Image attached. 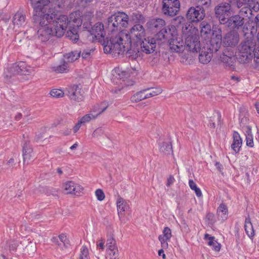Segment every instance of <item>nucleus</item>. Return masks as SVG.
Masks as SVG:
<instances>
[{"label": "nucleus", "mask_w": 259, "mask_h": 259, "mask_svg": "<svg viewBox=\"0 0 259 259\" xmlns=\"http://www.w3.org/2000/svg\"><path fill=\"white\" fill-rule=\"evenodd\" d=\"M69 19V21L68 20V25L69 24L73 27L78 28L82 24L83 19L80 11L72 13L70 15Z\"/></svg>", "instance_id": "nucleus-17"}, {"label": "nucleus", "mask_w": 259, "mask_h": 259, "mask_svg": "<svg viewBox=\"0 0 259 259\" xmlns=\"http://www.w3.org/2000/svg\"><path fill=\"white\" fill-rule=\"evenodd\" d=\"M97 246L101 249L102 250L104 249V242H101L97 244Z\"/></svg>", "instance_id": "nucleus-63"}, {"label": "nucleus", "mask_w": 259, "mask_h": 259, "mask_svg": "<svg viewBox=\"0 0 259 259\" xmlns=\"http://www.w3.org/2000/svg\"><path fill=\"white\" fill-rule=\"evenodd\" d=\"M108 28L111 32V36L118 33L116 31L120 30L123 28L127 27L129 25V17L124 12H117L109 17L107 20Z\"/></svg>", "instance_id": "nucleus-4"}, {"label": "nucleus", "mask_w": 259, "mask_h": 259, "mask_svg": "<svg viewBox=\"0 0 259 259\" xmlns=\"http://www.w3.org/2000/svg\"><path fill=\"white\" fill-rule=\"evenodd\" d=\"M177 33V30L175 26H168L159 31L157 34V38L160 40L164 39L169 41L171 38L175 37Z\"/></svg>", "instance_id": "nucleus-10"}, {"label": "nucleus", "mask_w": 259, "mask_h": 259, "mask_svg": "<svg viewBox=\"0 0 259 259\" xmlns=\"http://www.w3.org/2000/svg\"><path fill=\"white\" fill-rule=\"evenodd\" d=\"M52 241L54 243H58L59 242H61L63 244V246L68 248L70 244L69 242V240L67 238V236L65 234H61L59 236V237H55L52 238Z\"/></svg>", "instance_id": "nucleus-35"}, {"label": "nucleus", "mask_w": 259, "mask_h": 259, "mask_svg": "<svg viewBox=\"0 0 259 259\" xmlns=\"http://www.w3.org/2000/svg\"><path fill=\"white\" fill-rule=\"evenodd\" d=\"M182 34L185 39V44L190 51L197 52L200 51L198 29L192 24L187 23L183 27Z\"/></svg>", "instance_id": "nucleus-3"}, {"label": "nucleus", "mask_w": 259, "mask_h": 259, "mask_svg": "<svg viewBox=\"0 0 259 259\" xmlns=\"http://www.w3.org/2000/svg\"><path fill=\"white\" fill-rule=\"evenodd\" d=\"M204 239L207 240V244L209 246L212 247V249L215 251H219L221 249V245L218 243L215 240V237L211 236L208 234H205L204 235Z\"/></svg>", "instance_id": "nucleus-26"}, {"label": "nucleus", "mask_w": 259, "mask_h": 259, "mask_svg": "<svg viewBox=\"0 0 259 259\" xmlns=\"http://www.w3.org/2000/svg\"><path fill=\"white\" fill-rule=\"evenodd\" d=\"M34 20L38 23L37 37L42 42H46L51 36H63L68 27V17L66 15H59L52 9L48 12L45 9L35 8Z\"/></svg>", "instance_id": "nucleus-2"}, {"label": "nucleus", "mask_w": 259, "mask_h": 259, "mask_svg": "<svg viewBox=\"0 0 259 259\" xmlns=\"http://www.w3.org/2000/svg\"><path fill=\"white\" fill-rule=\"evenodd\" d=\"M233 141L231 145V148L236 153H238L242 146V139L239 134L236 132L233 133Z\"/></svg>", "instance_id": "nucleus-25"}, {"label": "nucleus", "mask_w": 259, "mask_h": 259, "mask_svg": "<svg viewBox=\"0 0 259 259\" xmlns=\"http://www.w3.org/2000/svg\"><path fill=\"white\" fill-rule=\"evenodd\" d=\"M180 7L179 0H163L162 11L165 15L174 16L179 12Z\"/></svg>", "instance_id": "nucleus-6"}, {"label": "nucleus", "mask_w": 259, "mask_h": 259, "mask_svg": "<svg viewBox=\"0 0 259 259\" xmlns=\"http://www.w3.org/2000/svg\"><path fill=\"white\" fill-rule=\"evenodd\" d=\"M213 52L214 51L208 48V46L206 48L204 47L199 55V62L203 64L208 63L211 59Z\"/></svg>", "instance_id": "nucleus-18"}, {"label": "nucleus", "mask_w": 259, "mask_h": 259, "mask_svg": "<svg viewBox=\"0 0 259 259\" xmlns=\"http://www.w3.org/2000/svg\"><path fill=\"white\" fill-rule=\"evenodd\" d=\"M175 182V179L173 176H170L167 179L166 185L167 186H169L171 184H172Z\"/></svg>", "instance_id": "nucleus-58"}, {"label": "nucleus", "mask_w": 259, "mask_h": 259, "mask_svg": "<svg viewBox=\"0 0 259 259\" xmlns=\"http://www.w3.org/2000/svg\"><path fill=\"white\" fill-rule=\"evenodd\" d=\"M81 124H82V123L80 122V120H79L73 127V131L74 133H76L79 130Z\"/></svg>", "instance_id": "nucleus-59"}, {"label": "nucleus", "mask_w": 259, "mask_h": 259, "mask_svg": "<svg viewBox=\"0 0 259 259\" xmlns=\"http://www.w3.org/2000/svg\"><path fill=\"white\" fill-rule=\"evenodd\" d=\"M184 17H182V16H178L176 17V18L175 19V20L176 21H178V23H182V22L184 21Z\"/></svg>", "instance_id": "nucleus-61"}, {"label": "nucleus", "mask_w": 259, "mask_h": 259, "mask_svg": "<svg viewBox=\"0 0 259 259\" xmlns=\"http://www.w3.org/2000/svg\"><path fill=\"white\" fill-rule=\"evenodd\" d=\"M107 251L111 259H116L118 256V250L116 246H109Z\"/></svg>", "instance_id": "nucleus-43"}, {"label": "nucleus", "mask_w": 259, "mask_h": 259, "mask_svg": "<svg viewBox=\"0 0 259 259\" xmlns=\"http://www.w3.org/2000/svg\"><path fill=\"white\" fill-rule=\"evenodd\" d=\"M91 33L97 38H104L105 32L103 24L100 22L96 23L92 27Z\"/></svg>", "instance_id": "nucleus-23"}, {"label": "nucleus", "mask_w": 259, "mask_h": 259, "mask_svg": "<svg viewBox=\"0 0 259 259\" xmlns=\"http://www.w3.org/2000/svg\"><path fill=\"white\" fill-rule=\"evenodd\" d=\"M108 107V103L107 102H103L100 105H97L92 109V112H94L98 117L99 115L104 112Z\"/></svg>", "instance_id": "nucleus-30"}, {"label": "nucleus", "mask_w": 259, "mask_h": 259, "mask_svg": "<svg viewBox=\"0 0 259 259\" xmlns=\"http://www.w3.org/2000/svg\"><path fill=\"white\" fill-rule=\"evenodd\" d=\"M33 68L28 66L25 62H19L10 68V71L13 74L28 75L33 71Z\"/></svg>", "instance_id": "nucleus-9"}, {"label": "nucleus", "mask_w": 259, "mask_h": 259, "mask_svg": "<svg viewBox=\"0 0 259 259\" xmlns=\"http://www.w3.org/2000/svg\"><path fill=\"white\" fill-rule=\"evenodd\" d=\"M249 7V11L257 12L259 10V0H244Z\"/></svg>", "instance_id": "nucleus-37"}, {"label": "nucleus", "mask_w": 259, "mask_h": 259, "mask_svg": "<svg viewBox=\"0 0 259 259\" xmlns=\"http://www.w3.org/2000/svg\"><path fill=\"white\" fill-rule=\"evenodd\" d=\"M50 94L51 96L56 98L62 97L64 95L63 92L60 89H53Z\"/></svg>", "instance_id": "nucleus-48"}, {"label": "nucleus", "mask_w": 259, "mask_h": 259, "mask_svg": "<svg viewBox=\"0 0 259 259\" xmlns=\"http://www.w3.org/2000/svg\"><path fill=\"white\" fill-rule=\"evenodd\" d=\"M165 25V21L162 19H156L152 22L153 27L157 29H160Z\"/></svg>", "instance_id": "nucleus-46"}, {"label": "nucleus", "mask_w": 259, "mask_h": 259, "mask_svg": "<svg viewBox=\"0 0 259 259\" xmlns=\"http://www.w3.org/2000/svg\"><path fill=\"white\" fill-rule=\"evenodd\" d=\"M104 134V130L102 128H98L95 130L92 136L96 138H99L100 137Z\"/></svg>", "instance_id": "nucleus-51"}, {"label": "nucleus", "mask_w": 259, "mask_h": 259, "mask_svg": "<svg viewBox=\"0 0 259 259\" xmlns=\"http://www.w3.org/2000/svg\"><path fill=\"white\" fill-rule=\"evenodd\" d=\"M158 255L159 256H162L163 259H165L166 258L165 254L164 253V251H163V250L162 249H160L158 251Z\"/></svg>", "instance_id": "nucleus-60"}, {"label": "nucleus", "mask_w": 259, "mask_h": 259, "mask_svg": "<svg viewBox=\"0 0 259 259\" xmlns=\"http://www.w3.org/2000/svg\"><path fill=\"white\" fill-rule=\"evenodd\" d=\"M255 49V42L252 38H247L242 41L239 47V60L242 63H247L252 57Z\"/></svg>", "instance_id": "nucleus-5"}, {"label": "nucleus", "mask_w": 259, "mask_h": 259, "mask_svg": "<svg viewBox=\"0 0 259 259\" xmlns=\"http://www.w3.org/2000/svg\"><path fill=\"white\" fill-rule=\"evenodd\" d=\"M97 199L99 201H102L105 198V194L101 189H97L95 192Z\"/></svg>", "instance_id": "nucleus-52"}, {"label": "nucleus", "mask_w": 259, "mask_h": 259, "mask_svg": "<svg viewBox=\"0 0 259 259\" xmlns=\"http://www.w3.org/2000/svg\"><path fill=\"white\" fill-rule=\"evenodd\" d=\"M133 16H134L136 21L139 23H143L145 21L144 17L140 13H135L133 14Z\"/></svg>", "instance_id": "nucleus-53"}, {"label": "nucleus", "mask_w": 259, "mask_h": 259, "mask_svg": "<svg viewBox=\"0 0 259 259\" xmlns=\"http://www.w3.org/2000/svg\"><path fill=\"white\" fill-rule=\"evenodd\" d=\"M97 116L96 115L94 112H92V109L91 110L89 114H87L82 117L80 119V122L82 124L90 122L91 120L96 119Z\"/></svg>", "instance_id": "nucleus-40"}, {"label": "nucleus", "mask_w": 259, "mask_h": 259, "mask_svg": "<svg viewBox=\"0 0 259 259\" xmlns=\"http://www.w3.org/2000/svg\"><path fill=\"white\" fill-rule=\"evenodd\" d=\"M169 48L170 49L175 52H180L184 50V46L183 45H181L180 43L179 44V46L176 45V44H169Z\"/></svg>", "instance_id": "nucleus-47"}, {"label": "nucleus", "mask_w": 259, "mask_h": 259, "mask_svg": "<svg viewBox=\"0 0 259 259\" xmlns=\"http://www.w3.org/2000/svg\"><path fill=\"white\" fill-rule=\"evenodd\" d=\"M80 252L79 259H90L89 250L86 246H82Z\"/></svg>", "instance_id": "nucleus-45"}, {"label": "nucleus", "mask_w": 259, "mask_h": 259, "mask_svg": "<svg viewBox=\"0 0 259 259\" xmlns=\"http://www.w3.org/2000/svg\"><path fill=\"white\" fill-rule=\"evenodd\" d=\"M244 1H245L244 0ZM244 2V5H247L246 3H245V2ZM231 3L233 4H235L238 8H241L244 5V3L240 0H231Z\"/></svg>", "instance_id": "nucleus-55"}, {"label": "nucleus", "mask_w": 259, "mask_h": 259, "mask_svg": "<svg viewBox=\"0 0 259 259\" xmlns=\"http://www.w3.org/2000/svg\"><path fill=\"white\" fill-rule=\"evenodd\" d=\"M68 96L70 99L79 102L83 98L82 91L79 85H73L69 88Z\"/></svg>", "instance_id": "nucleus-16"}, {"label": "nucleus", "mask_w": 259, "mask_h": 259, "mask_svg": "<svg viewBox=\"0 0 259 259\" xmlns=\"http://www.w3.org/2000/svg\"><path fill=\"white\" fill-rule=\"evenodd\" d=\"M56 245L58 246V247L62 250H64L65 248H66L63 246V244L62 242H59L58 243H55Z\"/></svg>", "instance_id": "nucleus-62"}, {"label": "nucleus", "mask_w": 259, "mask_h": 259, "mask_svg": "<svg viewBox=\"0 0 259 259\" xmlns=\"http://www.w3.org/2000/svg\"><path fill=\"white\" fill-rule=\"evenodd\" d=\"M25 15L20 11L17 12L13 18V24L14 28H19L25 24Z\"/></svg>", "instance_id": "nucleus-21"}, {"label": "nucleus", "mask_w": 259, "mask_h": 259, "mask_svg": "<svg viewBox=\"0 0 259 259\" xmlns=\"http://www.w3.org/2000/svg\"><path fill=\"white\" fill-rule=\"evenodd\" d=\"M217 17L221 24H225L227 17L231 15V5L227 3H222L215 8Z\"/></svg>", "instance_id": "nucleus-8"}, {"label": "nucleus", "mask_w": 259, "mask_h": 259, "mask_svg": "<svg viewBox=\"0 0 259 259\" xmlns=\"http://www.w3.org/2000/svg\"><path fill=\"white\" fill-rule=\"evenodd\" d=\"M159 149L161 152L165 155L172 153V146L170 141L163 142L159 145Z\"/></svg>", "instance_id": "nucleus-32"}, {"label": "nucleus", "mask_w": 259, "mask_h": 259, "mask_svg": "<svg viewBox=\"0 0 259 259\" xmlns=\"http://www.w3.org/2000/svg\"><path fill=\"white\" fill-rule=\"evenodd\" d=\"M116 205L119 217L124 211L127 210L130 208L127 202L120 196H118L117 199Z\"/></svg>", "instance_id": "nucleus-24"}, {"label": "nucleus", "mask_w": 259, "mask_h": 259, "mask_svg": "<svg viewBox=\"0 0 259 259\" xmlns=\"http://www.w3.org/2000/svg\"><path fill=\"white\" fill-rule=\"evenodd\" d=\"M78 28L69 27V30L67 32L66 35L72 41L76 42L79 38L77 29Z\"/></svg>", "instance_id": "nucleus-33"}, {"label": "nucleus", "mask_w": 259, "mask_h": 259, "mask_svg": "<svg viewBox=\"0 0 259 259\" xmlns=\"http://www.w3.org/2000/svg\"><path fill=\"white\" fill-rule=\"evenodd\" d=\"M145 36V30L140 24H136L132 27L128 33L121 31L109 38L103 39L102 45L105 53H112L114 57L126 52L129 56L136 58L138 56V49L132 48L138 46Z\"/></svg>", "instance_id": "nucleus-1"}, {"label": "nucleus", "mask_w": 259, "mask_h": 259, "mask_svg": "<svg viewBox=\"0 0 259 259\" xmlns=\"http://www.w3.org/2000/svg\"><path fill=\"white\" fill-rule=\"evenodd\" d=\"M253 52L254 61L258 63H259V46H257V48L254 49Z\"/></svg>", "instance_id": "nucleus-54"}, {"label": "nucleus", "mask_w": 259, "mask_h": 259, "mask_svg": "<svg viewBox=\"0 0 259 259\" xmlns=\"http://www.w3.org/2000/svg\"><path fill=\"white\" fill-rule=\"evenodd\" d=\"M205 221L208 225H212L215 222L214 215L210 212L207 213Z\"/></svg>", "instance_id": "nucleus-49"}, {"label": "nucleus", "mask_w": 259, "mask_h": 259, "mask_svg": "<svg viewBox=\"0 0 259 259\" xmlns=\"http://www.w3.org/2000/svg\"><path fill=\"white\" fill-rule=\"evenodd\" d=\"M221 32V29H219L218 31H215V32H213L212 37L209 40V45L207 44V46H208V48L214 52H217L219 50L222 41L223 42Z\"/></svg>", "instance_id": "nucleus-12"}, {"label": "nucleus", "mask_w": 259, "mask_h": 259, "mask_svg": "<svg viewBox=\"0 0 259 259\" xmlns=\"http://www.w3.org/2000/svg\"><path fill=\"white\" fill-rule=\"evenodd\" d=\"M256 26L259 28V14L255 17Z\"/></svg>", "instance_id": "nucleus-64"}, {"label": "nucleus", "mask_w": 259, "mask_h": 259, "mask_svg": "<svg viewBox=\"0 0 259 259\" xmlns=\"http://www.w3.org/2000/svg\"><path fill=\"white\" fill-rule=\"evenodd\" d=\"M200 27L201 28V37L204 40L209 38L211 32V26L210 24L207 22L204 21L200 23Z\"/></svg>", "instance_id": "nucleus-22"}, {"label": "nucleus", "mask_w": 259, "mask_h": 259, "mask_svg": "<svg viewBox=\"0 0 259 259\" xmlns=\"http://www.w3.org/2000/svg\"><path fill=\"white\" fill-rule=\"evenodd\" d=\"M222 213L221 217L223 220H226L228 216V208L224 203H221L217 209V213L220 215Z\"/></svg>", "instance_id": "nucleus-41"}, {"label": "nucleus", "mask_w": 259, "mask_h": 259, "mask_svg": "<svg viewBox=\"0 0 259 259\" xmlns=\"http://www.w3.org/2000/svg\"><path fill=\"white\" fill-rule=\"evenodd\" d=\"M246 145L250 147H253V136L251 133V129L250 127L247 128L245 131Z\"/></svg>", "instance_id": "nucleus-39"}, {"label": "nucleus", "mask_w": 259, "mask_h": 259, "mask_svg": "<svg viewBox=\"0 0 259 259\" xmlns=\"http://www.w3.org/2000/svg\"><path fill=\"white\" fill-rule=\"evenodd\" d=\"M146 99L160 94L162 90L160 88H150L144 89Z\"/></svg>", "instance_id": "nucleus-29"}, {"label": "nucleus", "mask_w": 259, "mask_h": 259, "mask_svg": "<svg viewBox=\"0 0 259 259\" xmlns=\"http://www.w3.org/2000/svg\"><path fill=\"white\" fill-rule=\"evenodd\" d=\"M189 185L190 188L195 191L197 197H201L202 196V193L200 189L197 187V185L192 180H190L189 181Z\"/></svg>", "instance_id": "nucleus-44"}, {"label": "nucleus", "mask_w": 259, "mask_h": 259, "mask_svg": "<svg viewBox=\"0 0 259 259\" xmlns=\"http://www.w3.org/2000/svg\"><path fill=\"white\" fill-rule=\"evenodd\" d=\"M107 245L108 247L109 246H116L115 241L113 239V237H110L107 240Z\"/></svg>", "instance_id": "nucleus-57"}, {"label": "nucleus", "mask_w": 259, "mask_h": 259, "mask_svg": "<svg viewBox=\"0 0 259 259\" xmlns=\"http://www.w3.org/2000/svg\"><path fill=\"white\" fill-rule=\"evenodd\" d=\"M80 51H73L65 54L64 55L63 59L66 62H68V65H69L70 63H72L78 59L80 56Z\"/></svg>", "instance_id": "nucleus-28"}, {"label": "nucleus", "mask_w": 259, "mask_h": 259, "mask_svg": "<svg viewBox=\"0 0 259 259\" xmlns=\"http://www.w3.org/2000/svg\"><path fill=\"white\" fill-rule=\"evenodd\" d=\"M192 2L198 8H208L211 4V0H192Z\"/></svg>", "instance_id": "nucleus-42"}, {"label": "nucleus", "mask_w": 259, "mask_h": 259, "mask_svg": "<svg viewBox=\"0 0 259 259\" xmlns=\"http://www.w3.org/2000/svg\"><path fill=\"white\" fill-rule=\"evenodd\" d=\"M51 0H31L32 5L33 8V14H35V8H38L40 9H45V11L48 12L50 9H52L55 13H57V11L55 8L52 7L47 8L45 6H47L50 3Z\"/></svg>", "instance_id": "nucleus-19"}, {"label": "nucleus", "mask_w": 259, "mask_h": 259, "mask_svg": "<svg viewBox=\"0 0 259 259\" xmlns=\"http://www.w3.org/2000/svg\"><path fill=\"white\" fill-rule=\"evenodd\" d=\"M146 99V96L144 90H143L133 95L131 98V100L132 102L137 103Z\"/></svg>", "instance_id": "nucleus-38"}, {"label": "nucleus", "mask_w": 259, "mask_h": 259, "mask_svg": "<svg viewBox=\"0 0 259 259\" xmlns=\"http://www.w3.org/2000/svg\"><path fill=\"white\" fill-rule=\"evenodd\" d=\"M228 26L231 29H239L242 27L244 23V18L239 15L231 16L226 21Z\"/></svg>", "instance_id": "nucleus-15"}, {"label": "nucleus", "mask_w": 259, "mask_h": 259, "mask_svg": "<svg viewBox=\"0 0 259 259\" xmlns=\"http://www.w3.org/2000/svg\"><path fill=\"white\" fill-rule=\"evenodd\" d=\"M91 51L92 50L84 51L81 54L82 58L83 59L88 58L91 54Z\"/></svg>", "instance_id": "nucleus-56"}, {"label": "nucleus", "mask_w": 259, "mask_h": 259, "mask_svg": "<svg viewBox=\"0 0 259 259\" xmlns=\"http://www.w3.org/2000/svg\"><path fill=\"white\" fill-rule=\"evenodd\" d=\"M173 43L178 46H179L180 43L183 45L184 44L182 38L181 37L178 36V34L176 35L175 37H173L169 41V44Z\"/></svg>", "instance_id": "nucleus-50"}, {"label": "nucleus", "mask_w": 259, "mask_h": 259, "mask_svg": "<svg viewBox=\"0 0 259 259\" xmlns=\"http://www.w3.org/2000/svg\"><path fill=\"white\" fill-rule=\"evenodd\" d=\"M63 187L66 194H71L75 195L79 194L83 190V188L81 186L72 181L65 183Z\"/></svg>", "instance_id": "nucleus-14"}, {"label": "nucleus", "mask_w": 259, "mask_h": 259, "mask_svg": "<svg viewBox=\"0 0 259 259\" xmlns=\"http://www.w3.org/2000/svg\"><path fill=\"white\" fill-rule=\"evenodd\" d=\"M139 44L141 45L142 51L146 54L153 53L156 47L155 39L150 37L144 38Z\"/></svg>", "instance_id": "nucleus-13"}, {"label": "nucleus", "mask_w": 259, "mask_h": 259, "mask_svg": "<svg viewBox=\"0 0 259 259\" xmlns=\"http://www.w3.org/2000/svg\"><path fill=\"white\" fill-rule=\"evenodd\" d=\"M245 231L246 234L249 238H252L254 235V229L252 223L250 222V219L246 218L244 224Z\"/></svg>", "instance_id": "nucleus-34"}, {"label": "nucleus", "mask_w": 259, "mask_h": 259, "mask_svg": "<svg viewBox=\"0 0 259 259\" xmlns=\"http://www.w3.org/2000/svg\"><path fill=\"white\" fill-rule=\"evenodd\" d=\"M239 41V34L234 30L226 33L223 38V43L226 47H235L238 44Z\"/></svg>", "instance_id": "nucleus-11"}, {"label": "nucleus", "mask_w": 259, "mask_h": 259, "mask_svg": "<svg viewBox=\"0 0 259 259\" xmlns=\"http://www.w3.org/2000/svg\"><path fill=\"white\" fill-rule=\"evenodd\" d=\"M205 16L204 8L192 7L189 8L186 14L187 19L191 22H198L203 20Z\"/></svg>", "instance_id": "nucleus-7"}, {"label": "nucleus", "mask_w": 259, "mask_h": 259, "mask_svg": "<svg viewBox=\"0 0 259 259\" xmlns=\"http://www.w3.org/2000/svg\"><path fill=\"white\" fill-rule=\"evenodd\" d=\"M32 151V150L29 147L28 144L25 143L23 146V156L24 162H25L26 160L30 159Z\"/></svg>", "instance_id": "nucleus-36"}, {"label": "nucleus", "mask_w": 259, "mask_h": 259, "mask_svg": "<svg viewBox=\"0 0 259 259\" xmlns=\"http://www.w3.org/2000/svg\"><path fill=\"white\" fill-rule=\"evenodd\" d=\"M171 237V230L168 227H165L163 230L162 234L159 235L158 237L161 247L163 248L166 249L168 247L167 242L170 240Z\"/></svg>", "instance_id": "nucleus-20"}, {"label": "nucleus", "mask_w": 259, "mask_h": 259, "mask_svg": "<svg viewBox=\"0 0 259 259\" xmlns=\"http://www.w3.org/2000/svg\"><path fill=\"white\" fill-rule=\"evenodd\" d=\"M69 65L63 59L60 64L55 65L52 67L53 70L57 73H63L68 70Z\"/></svg>", "instance_id": "nucleus-31"}, {"label": "nucleus", "mask_w": 259, "mask_h": 259, "mask_svg": "<svg viewBox=\"0 0 259 259\" xmlns=\"http://www.w3.org/2000/svg\"><path fill=\"white\" fill-rule=\"evenodd\" d=\"M220 59L226 65H232L235 59L234 53L233 52L230 53L229 52L225 51L220 56Z\"/></svg>", "instance_id": "nucleus-27"}]
</instances>
